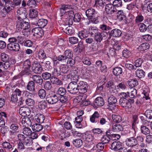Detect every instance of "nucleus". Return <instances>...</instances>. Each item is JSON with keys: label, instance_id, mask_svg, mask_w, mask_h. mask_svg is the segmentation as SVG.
I'll list each match as a JSON object with an SVG mask.
<instances>
[{"label": "nucleus", "instance_id": "obj_34", "mask_svg": "<svg viewBox=\"0 0 152 152\" xmlns=\"http://www.w3.org/2000/svg\"><path fill=\"white\" fill-rule=\"evenodd\" d=\"M27 89L30 91L35 90V85L34 82L32 81L29 82L26 86Z\"/></svg>", "mask_w": 152, "mask_h": 152}, {"label": "nucleus", "instance_id": "obj_10", "mask_svg": "<svg viewBox=\"0 0 152 152\" xmlns=\"http://www.w3.org/2000/svg\"><path fill=\"white\" fill-rule=\"evenodd\" d=\"M125 142L127 146L129 147H133L137 144V140L134 137L127 138Z\"/></svg>", "mask_w": 152, "mask_h": 152}, {"label": "nucleus", "instance_id": "obj_19", "mask_svg": "<svg viewBox=\"0 0 152 152\" xmlns=\"http://www.w3.org/2000/svg\"><path fill=\"white\" fill-rule=\"evenodd\" d=\"M32 79L39 85H41L43 83V80L40 76L38 75H34L31 77Z\"/></svg>", "mask_w": 152, "mask_h": 152}, {"label": "nucleus", "instance_id": "obj_15", "mask_svg": "<svg viewBox=\"0 0 152 152\" xmlns=\"http://www.w3.org/2000/svg\"><path fill=\"white\" fill-rule=\"evenodd\" d=\"M122 148L121 143L119 141L113 142L112 144L111 149L114 151H117Z\"/></svg>", "mask_w": 152, "mask_h": 152}, {"label": "nucleus", "instance_id": "obj_37", "mask_svg": "<svg viewBox=\"0 0 152 152\" xmlns=\"http://www.w3.org/2000/svg\"><path fill=\"white\" fill-rule=\"evenodd\" d=\"M150 45L149 44L147 43H143L141 44L139 47L138 48L141 51H144L149 49Z\"/></svg>", "mask_w": 152, "mask_h": 152}, {"label": "nucleus", "instance_id": "obj_30", "mask_svg": "<svg viewBox=\"0 0 152 152\" xmlns=\"http://www.w3.org/2000/svg\"><path fill=\"white\" fill-rule=\"evenodd\" d=\"M35 119L37 122L42 123L45 119V117L42 114H38L35 116Z\"/></svg>", "mask_w": 152, "mask_h": 152}, {"label": "nucleus", "instance_id": "obj_8", "mask_svg": "<svg viewBox=\"0 0 152 152\" xmlns=\"http://www.w3.org/2000/svg\"><path fill=\"white\" fill-rule=\"evenodd\" d=\"M32 71L36 74H40L42 72V68L41 66L37 61H35L32 65Z\"/></svg>", "mask_w": 152, "mask_h": 152}, {"label": "nucleus", "instance_id": "obj_42", "mask_svg": "<svg viewBox=\"0 0 152 152\" xmlns=\"http://www.w3.org/2000/svg\"><path fill=\"white\" fill-rule=\"evenodd\" d=\"M112 117L113 121L115 122L119 123L122 120L121 117L118 115L113 114Z\"/></svg>", "mask_w": 152, "mask_h": 152}, {"label": "nucleus", "instance_id": "obj_18", "mask_svg": "<svg viewBox=\"0 0 152 152\" xmlns=\"http://www.w3.org/2000/svg\"><path fill=\"white\" fill-rule=\"evenodd\" d=\"M58 133L61 140H63L66 137H69L70 136L69 133L68 132L66 133V131L64 129L59 130Z\"/></svg>", "mask_w": 152, "mask_h": 152}, {"label": "nucleus", "instance_id": "obj_47", "mask_svg": "<svg viewBox=\"0 0 152 152\" xmlns=\"http://www.w3.org/2000/svg\"><path fill=\"white\" fill-rule=\"evenodd\" d=\"M141 132L145 134H148L150 133V130L146 126H141Z\"/></svg>", "mask_w": 152, "mask_h": 152}, {"label": "nucleus", "instance_id": "obj_35", "mask_svg": "<svg viewBox=\"0 0 152 152\" xmlns=\"http://www.w3.org/2000/svg\"><path fill=\"white\" fill-rule=\"evenodd\" d=\"M145 72L142 69H137L136 71V76L139 78L143 77L145 76Z\"/></svg>", "mask_w": 152, "mask_h": 152}, {"label": "nucleus", "instance_id": "obj_13", "mask_svg": "<svg viewBox=\"0 0 152 152\" xmlns=\"http://www.w3.org/2000/svg\"><path fill=\"white\" fill-rule=\"evenodd\" d=\"M48 21L46 19H41L39 20L37 19L36 20V23L35 22L32 23V24H34L37 23L39 28H44L47 25Z\"/></svg>", "mask_w": 152, "mask_h": 152}, {"label": "nucleus", "instance_id": "obj_45", "mask_svg": "<svg viewBox=\"0 0 152 152\" xmlns=\"http://www.w3.org/2000/svg\"><path fill=\"white\" fill-rule=\"evenodd\" d=\"M64 55L67 59L72 58L73 56V53L72 51L70 50H65Z\"/></svg>", "mask_w": 152, "mask_h": 152}, {"label": "nucleus", "instance_id": "obj_52", "mask_svg": "<svg viewBox=\"0 0 152 152\" xmlns=\"http://www.w3.org/2000/svg\"><path fill=\"white\" fill-rule=\"evenodd\" d=\"M69 42L72 44H75L77 43L78 39L77 38L75 37H70L69 39Z\"/></svg>", "mask_w": 152, "mask_h": 152}, {"label": "nucleus", "instance_id": "obj_1", "mask_svg": "<svg viewBox=\"0 0 152 152\" xmlns=\"http://www.w3.org/2000/svg\"><path fill=\"white\" fill-rule=\"evenodd\" d=\"M66 10H60V16L62 18L66 19L69 24H71L73 20V16L74 15V12L72 10L66 11Z\"/></svg>", "mask_w": 152, "mask_h": 152}, {"label": "nucleus", "instance_id": "obj_28", "mask_svg": "<svg viewBox=\"0 0 152 152\" xmlns=\"http://www.w3.org/2000/svg\"><path fill=\"white\" fill-rule=\"evenodd\" d=\"M2 62L0 61V68H3L5 69H7L11 66V64L9 60Z\"/></svg>", "mask_w": 152, "mask_h": 152}, {"label": "nucleus", "instance_id": "obj_53", "mask_svg": "<svg viewBox=\"0 0 152 152\" xmlns=\"http://www.w3.org/2000/svg\"><path fill=\"white\" fill-rule=\"evenodd\" d=\"M122 10H119L117 13V16L118 19L121 20H124L125 16Z\"/></svg>", "mask_w": 152, "mask_h": 152}, {"label": "nucleus", "instance_id": "obj_2", "mask_svg": "<svg viewBox=\"0 0 152 152\" xmlns=\"http://www.w3.org/2000/svg\"><path fill=\"white\" fill-rule=\"evenodd\" d=\"M76 80H75L73 79V80H75L72 81L69 83L67 87L68 91L72 94H76L78 91V83H77L78 80V76H76Z\"/></svg>", "mask_w": 152, "mask_h": 152}, {"label": "nucleus", "instance_id": "obj_9", "mask_svg": "<svg viewBox=\"0 0 152 152\" xmlns=\"http://www.w3.org/2000/svg\"><path fill=\"white\" fill-rule=\"evenodd\" d=\"M33 35L36 37L39 38L43 35V32L41 28L37 27L33 28L32 30Z\"/></svg>", "mask_w": 152, "mask_h": 152}, {"label": "nucleus", "instance_id": "obj_57", "mask_svg": "<svg viewBox=\"0 0 152 152\" xmlns=\"http://www.w3.org/2000/svg\"><path fill=\"white\" fill-rule=\"evenodd\" d=\"M42 78L45 80H48L51 77V74L48 72L42 73Z\"/></svg>", "mask_w": 152, "mask_h": 152}, {"label": "nucleus", "instance_id": "obj_44", "mask_svg": "<svg viewBox=\"0 0 152 152\" xmlns=\"http://www.w3.org/2000/svg\"><path fill=\"white\" fill-rule=\"evenodd\" d=\"M39 96L41 99L44 98L46 95V92L45 90L43 89H40L38 92Z\"/></svg>", "mask_w": 152, "mask_h": 152}, {"label": "nucleus", "instance_id": "obj_14", "mask_svg": "<svg viewBox=\"0 0 152 152\" xmlns=\"http://www.w3.org/2000/svg\"><path fill=\"white\" fill-rule=\"evenodd\" d=\"M30 63L28 61H25L23 65V71L25 74L28 75L31 72Z\"/></svg>", "mask_w": 152, "mask_h": 152}, {"label": "nucleus", "instance_id": "obj_64", "mask_svg": "<svg viewBox=\"0 0 152 152\" xmlns=\"http://www.w3.org/2000/svg\"><path fill=\"white\" fill-rule=\"evenodd\" d=\"M75 63V60L72 58L68 59L67 63L68 66H72L74 65Z\"/></svg>", "mask_w": 152, "mask_h": 152}, {"label": "nucleus", "instance_id": "obj_17", "mask_svg": "<svg viewBox=\"0 0 152 152\" xmlns=\"http://www.w3.org/2000/svg\"><path fill=\"white\" fill-rule=\"evenodd\" d=\"M21 122L23 125L25 126H31V119L28 117H23L22 119Z\"/></svg>", "mask_w": 152, "mask_h": 152}, {"label": "nucleus", "instance_id": "obj_39", "mask_svg": "<svg viewBox=\"0 0 152 152\" xmlns=\"http://www.w3.org/2000/svg\"><path fill=\"white\" fill-rule=\"evenodd\" d=\"M74 145L76 147H80L82 145L83 142L82 140L80 139H77L73 141Z\"/></svg>", "mask_w": 152, "mask_h": 152}, {"label": "nucleus", "instance_id": "obj_55", "mask_svg": "<svg viewBox=\"0 0 152 152\" xmlns=\"http://www.w3.org/2000/svg\"><path fill=\"white\" fill-rule=\"evenodd\" d=\"M110 138L107 135H105L103 136L101 138V141L103 144L108 143L110 141Z\"/></svg>", "mask_w": 152, "mask_h": 152}, {"label": "nucleus", "instance_id": "obj_40", "mask_svg": "<svg viewBox=\"0 0 152 152\" xmlns=\"http://www.w3.org/2000/svg\"><path fill=\"white\" fill-rule=\"evenodd\" d=\"M4 7L5 10H7H7H13L15 7V5L13 3L12 1H10L8 2L7 4H5Z\"/></svg>", "mask_w": 152, "mask_h": 152}, {"label": "nucleus", "instance_id": "obj_11", "mask_svg": "<svg viewBox=\"0 0 152 152\" xmlns=\"http://www.w3.org/2000/svg\"><path fill=\"white\" fill-rule=\"evenodd\" d=\"M141 92L142 95L143 96L142 98L144 100L145 99L147 100L150 99V98L149 97V89L147 86H145L141 90Z\"/></svg>", "mask_w": 152, "mask_h": 152}, {"label": "nucleus", "instance_id": "obj_29", "mask_svg": "<svg viewBox=\"0 0 152 152\" xmlns=\"http://www.w3.org/2000/svg\"><path fill=\"white\" fill-rule=\"evenodd\" d=\"M43 126L39 124H35L32 126V130L35 132H39L43 129Z\"/></svg>", "mask_w": 152, "mask_h": 152}, {"label": "nucleus", "instance_id": "obj_27", "mask_svg": "<svg viewBox=\"0 0 152 152\" xmlns=\"http://www.w3.org/2000/svg\"><path fill=\"white\" fill-rule=\"evenodd\" d=\"M30 110L28 108H23L21 109L19 113H21V114L25 117V116H28L29 115Z\"/></svg>", "mask_w": 152, "mask_h": 152}, {"label": "nucleus", "instance_id": "obj_22", "mask_svg": "<svg viewBox=\"0 0 152 152\" xmlns=\"http://www.w3.org/2000/svg\"><path fill=\"white\" fill-rule=\"evenodd\" d=\"M17 16L18 19H24L26 15V10H17Z\"/></svg>", "mask_w": 152, "mask_h": 152}, {"label": "nucleus", "instance_id": "obj_51", "mask_svg": "<svg viewBox=\"0 0 152 152\" xmlns=\"http://www.w3.org/2000/svg\"><path fill=\"white\" fill-rule=\"evenodd\" d=\"M23 133L25 135L29 136L31 134V130L29 128L25 127L23 129Z\"/></svg>", "mask_w": 152, "mask_h": 152}, {"label": "nucleus", "instance_id": "obj_50", "mask_svg": "<svg viewBox=\"0 0 152 152\" xmlns=\"http://www.w3.org/2000/svg\"><path fill=\"white\" fill-rule=\"evenodd\" d=\"M85 137L86 140L88 142H91L94 139V135L92 134H86Z\"/></svg>", "mask_w": 152, "mask_h": 152}, {"label": "nucleus", "instance_id": "obj_56", "mask_svg": "<svg viewBox=\"0 0 152 152\" xmlns=\"http://www.w3.org/2000/svg\"><path fill=\"white\" fill-rule=\"evenodd\" d=\"M36 5L35 0H29L27 3V5L30 7H34Z\"/></svg>", "mask_w": 152, "mask_h": 152}, {"label": "nucleus", "instance_id": "obj_49", "mask_svg": "<svg viewBox=\"0 0 152 152\" xmlns=\"http://www.w3.org/2000/svg\"><path fill=\"white\" fill-rule=\"evenodd\" d=\"M127 85L124 82H121L119 83L117 86L118 89L124 90L126 89Z\"/></svg>", "mask_w": 152, "mask_h": 152}, {"label": "nucleus", "instance_id": "obj_16", "mask_svg": "<svg viewBox=\"0 0 152 152\" xmlns=\"http://www.w3.org/2000/svg\"><path fill=\"white\" fill-rule=\"evenodd\" d=\"M7 48L10 50H14L18 51L20 49V46L18 43L12 44H8Z\"/></svg>", "mask_w": 152, "mask_h": 152}, {"label": "nucleus", "instance_id": "obj_60", "mask_svg": "<svg viewBox=\"0 0 152 152\" xmlns=\"http://www.w3.org/2000/svg\"><path fill=\"white\" fill-rule=\"evenodd\" d=\"M139 27L140 30L141 32H143L146 31L147 29V27L143 23H140L139 24Z\"/></svg>", "mask_w": 152, "mask_h": 152}, {"label": "nucleus", "instance_id": "obj_26", "mask_svg": "<svg viewBox=\"0 0 152 152\" xmlns=\"http://www.w3.org/2000/svg\"><path fill=\"white\" fill-rule=\"evenodd\" d=\"M38 12L37 10H29V15L30 18L32 19L33 21H35L37 19V17Z\"/></svg>", "mask_w": 152, "mask_h": 152}, {"label": "nucleus", "instance_id": "obj_38", "mask_svg": "<svg viewBox=\"0 0 152 152\" xmlns=\"http://www.w3.org/2000/svg\"><path fill=\"white\" fill-rule=\"evenodd\" d=\"M129 86L133 87L137 86L138 84L137 80L134 79H129L128 82Z\"/></svg>", "mask_w": 152, "mask_h": 152}, {"label": "nucleus", "instance_id": "obj_31", "mask_svg": "<svg viewBox=\"0 0 152 152\" xmlns=\"http://www.w3.org/2000/svg\"><path fill=\"white\" fill-rule=\"evenodd\" d=\"M137 93L136 89L134 88H132L130 89V91L128 92L127 94L129 97L132 98H134L136 97Z\"/></svg>", "mask_w": 152, "mask_h": 152}, {"label": "nucleus", "instance_id": "obj_21", "mask_svg": "<svg viewBox=\"0 0 152 152\" xmlns=\"http://www.w3.org/2000/svg\"><path fill=\"white\" fill-rule=\"evenodd\" d=\"M100 115L97 111H95L90 118V121L93 123L97 122V118L99 117Z\"/></svg>", "mask_w": 152, "mask_h": 152}, {"label": "nucleus", "instance_id": "obj_5", "mask_svg": "<svg viewBox=\"0 0 152 152\" xmlns=\"http://www.w3.org/2000/svg\"><path fill=\"white\" fill-rule=\"evenodd\" d=\"M117 102L116 98L113 96H110L108 99L107 108L110 110H114L116 107V103Z\"/></svg>", "mask_w": 152, "mask_h": 152}, {"label": "nucleus", "instance_id": "obj_24", "mask_svg": "<svg viewBox=\"0 0 152 152\" xmlns=\"http://www.w3.org/2000/svg\"><path fill=\"white\" fill-rule=\"evenodd\" d=\"M94 102L95 105L98 106H102L104 104L103 99L100 97H98L96 98Z\"/></svg>", "mask_w": 152, "mask_h": 152}, {"label": "nucleus", "instance_id": "obj_41", "mask_svg": "<svg viewBox=\"0 0 152 152\" xmlns=\"http://www.w3.org/2000/svg\"><path fill=\"white\" fill-rule=\"evenodd\" d=\"M38 106L40 109L43 110L45 109L47 106V103L45 100L39 102Z\"/></svg>", "mask_w": 152, "mask_h": 152}, {"label": "nucleus", "instance_id": "obj_32", "mask_svg": "<svg viewBox=\"0 0 152 152\" xmlns=\"http://www.w3.org/2000/svg\"><path fill=\"white\" fill-rule=\"evenodd\" d=\"M113 72L114 75L115 76H119L122 72V69L119 67H115L113 69Z\"/></svg>", "mask_w": 152, "mask_h": 152}, {"label": "nucleus", "instance_id": "obj_23", "mask_svg": "<svg viewBox=\"0 0 152 152\" xmlns=\"http://www.w3.org/2000/svg\"><path fill=\"white\" fill-rule=\"evenodd\" d=\"M121 30L117 28L113 29L110 33L111 35L114 37H119L121 35Z\"/></svg>", "mask_w": 152, "mask_h": 152}, {"label": "nucleus", "instance_id": "obj_48", "mask_svg": "<svg viewBox=\"0 0 152 152\" xmlns=\"http://www.w3.org/2000/svg\"><path fill=\"white\" fill-rule=\"evenodd\" d=\"M86 14L88 17H93L96 13L95 10H86Z\"/></svg>", "mask_w": 152, "mask_h": 152}, {"label": "nucleus", "instance_id": "obj_62", "mask_svg": "<svg viewBox=\"0 0 152 152\" xmlns=\"http://www.w3.org/2000/svg\"><path fill=\"white\" fill-rule=\"evenodd\" d=\"M22 93V95L23 97H27L28 98H30L32 97V94L27 91H23Z\"/></svg>", "mask_w": 152, "mask_h": 152}, {"label": "nucleus", "instance_id": "obj_25", "mask_svg": "<svg viewBox=\"0 0 152 152\" xmlns=\"http://www.w3.org/2000/svg\"><path fill=\"white\" fill-rule=\"evenodd\" d=\"M124 129L122 126L119 124H116L113 126L112 127L113 131L116 132L122 131Z\"/></svg>", "mask_w": 152, "mask_h": 152}, {"label": "nucleus", "instance_id": "obj_6", "mask_svg": "<svg viewBox=\"0 0 152 152\" xmlns=\"http://www.w3.org/2000/svg\"><path fill=\"white\" fill-rule=\"evenodd\" d=\"M78 92L81 94L86 93L88 89V86L87 83L83 81H80L78 83Z\"/></svg>", "mask_w": 152, "mask_h": 152}, {"label": "nucleus", "instance_id": "obj_54", "mask_svg": "<svg viewBox=\"0 0 152 152\" xmlns=\"http://www.w3.org/2000/svg\"><path fill=\"white\" fill-rule=\"evenodd\" d=\"M1 60L3 62L9 60L8 55L4 53H2L1 54Z\"/></svg>", "mask_w": 152, "mask_h": 152}, {"label": "nucleus", "instance_id": "obj_4", "mask_svg": "<svg viewBox=\"0 0 152 152\" xmlns=\"http://www.w3.org/2000/svg\"><path fill=\"white\" fill-rule=\"evenodd\" d=\"M30 25L28 22H26L23 19L18 20L17 22L16 28L18 30L21 29L28 30L30 27Z\"/></svg>", "mask_w": 152, "mask_h": 152}, {"label": "nucleus", "instance_id": "obj_46", "mask_svg": "<svg viewBox=\"0 0 152 152\" xmlns=\"http://www.w3.org/2000/svg\"><path fill=\"white\" fill-rule=\"evenodd\" d=\"M38 57L39 59H43L45 58L46 57V55L43 50H40L38 53Z\"/></svg>", "mask_w": 152, "mask_h": 152}, {"label": "nucleus", "instance_id": "obj_7", "mask_svg": "<svg viewBox=\"0 0 152 152\" xmlns=\"http://www.w3.org/2000/svg\"><path fill=\"white\" fill-rule=\"evenodd\" d=\"M95 39L97 42H100L103 39H105L108 35L107 33L106 32H103L101 33L99 32L95 33Z\"/></svg>", "mask_w": 152, "mask_h": 152}, {"label": "nucleus", "instance_id": "obj_36", "mask_svg": "<svg viewBox=\"0 0 152 152\" xmlns=\"http://www.w3.org/2000/svg\"><path fill=\"white\" fill-rule=\"evenodd\" d=\"M78 35L79 37L81 39H83L88 36V32L85 31H82L79 32Z\"/></svg>", "mask_w": 152, "mask_h": 152}, {"label": "nucleus", "instance_id": "obj_33", "mask_svg": "<svg viewBox=\"0 0 152 152\" xmlns=\"http://www.w3.org/2000/svg\"><path fill=\"white\" fill-rule=\"evenodd\" d=\"M23 142L24 144L28 146H31L33 143L32 139L30 137H26Z\"/></svg>", "mask_w": 152, "mask_h": 152}, {"label": "nucleus", "instance_id": "obj_3", "mask_svg": "<svg viewBox=\"0 0 152 152\" xmlns=\"http://www.w3.org/2000/svg\"><path fill=\"white\" fill-rule=\"evenodd\" d=\"M134 102L133 100H132L130 99L128 100L123 97H121L119 100L120 105L122 107L126 109L131 108L132 106L131 103H133Z\"/></svg>", "mask_w": 152, "mask_h": 152}, {"label": "nucleus", "instance_id": "obj_63", "mask_svg": "<svg viewBox=\"0 0 152 152\" xmlns=\"http://www.w3.org/2000/svg\"><path fill=\"white\" fill-rule=\"evenodd\" d=\"M26 103L29 106H32L34 104V102L32 99L31 98H28L26 100Z\"/></svg>", "mask_w": 152, "mask_h": 152}, {"label": "nucleus", "instance_id": "obj_58", "mask_svg": "<svg viewBox=\"0 0 152 152\" xmlns=\"http://www.w3.org/2000/svg\"><path fill=\"white\" fill-rule=\"evenodd\" d=\"M64 31L68 34H72L74 33V31L71 26H68L65 30Z\"/></svg>", "mask_w": 152, "mask_h": 152}, {"label": "nucleus", "instance_id": "obj_61", "mask_svg": "<svg viewBox=\"0 0 152 152\" xmlns=\"http://www.w3.org/2000/svg\"><path fill=\"white\" fill-rule=\"evenodd\" d=\"M142 61L141 58H139L136 60L134 62V67L136 68L137 67H140L142 64Z\"/></svg>", "mask_w": 152, "mask_h": 152}, {"label": "nucleus", "instance_id": "obj_20", "mask_svg": "<svg viewBox=\"0 0 152 152\" xmlns=\"http://www.w3.org/2000/svg\"><path fill=\"white\" fill-rule=\"evenodd\" d=\"M78 8L76 5L67 4H62L61 7L60 8V10H67V9H72V10H77Z\"/></svg>", "mask_w": 152, "mask_h": 152}, {"label": "nucleus", "instance_id": "obj_12", "mask_svg": "<svg viewBox=\"0 0 152 152\" xmlns=\"http://www.w3.org/2000/svg\"><path fill=\"white\" fill-rule=\"evenodd\" d=\"M46 99L48 103L51 104H56L59 100L58 96L55 94L48 96L46 98Z\"/></svg>", "mask_w": 152, "mask_h": 152}, {"label": "nucleus", "instance_id": "obj_59", "mask_svg": "<svg viewBox=\"0 0 152 152\" xmlns=\"http://www.w3.org/2000/svg\"><path fill=\"white\" fill-rule=\"evenodd\" d=\"M113 5L114 6V8L121 6L122 1L121 0H115L113 1Z\"/></svg>", "mask_w": 152, "mask_h": 152}, {"label": "nucleus", "instance_id": "obj_43", "mask_svg": "<svg viewBox=\"0 0 152 152\" xmlns=\"http://www.w3.org/2000/svg\"><path fill=\"white\" fill-rule=\"evenodd\" d=\"M60 72L63 73H66L68 71V68L66 65L64 64H61L60 66Z\"/></svg>", "mask_w": 152, "mask_h": 152}]
</instances>
